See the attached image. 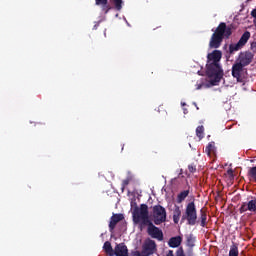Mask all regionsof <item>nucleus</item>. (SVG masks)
<instances>
[{"label": "nucleus", "instance_id": "obj_16", "mask_svg": "<svg viewBox=\"0 0 256 256\" xmlns=\"http://www.w3.org/2000/svg\"><path fill=\"white\" fill-rule=\"evenodd\" d=\"M103 249H104L106 255L114 256L115 250H113V246H111V242L106 241L103 245Z\"/></svg>", "mask_w": 256, "mask_h": 256}, {"label": "nucleus", "instance_id": "obj_21", "mask_svg": "<svg viewBox=\"0 0 256 256\" xmlns=\"http://www.w3.org/2000/svg\"><path fill=\"white\" fill-rule=\"evenodd\" d=\"M114 3L116 11H121L123 9V0H111Z\"/></svg>", "mask_w": 256, "mask_h": 256}, {"label": "nucleus", "instance_id": "obj_32", "mask_svg": "<svg viewBox=\"0 0 256 256\" xmlns=\"http://www.w3.org/2000/svg\"><path fill=\"white\" fill-rule=\"evenodd\" d=\"M197 89H201V85L197 87Z\"/></svg>", "mask_w": 256, "mask_h": 256}, {"label": "nucleus", "instance_id": "obj_12", "mask_svg": "<svg viewBox=\"0 0 256 256\" xmlns=\"http://www.w3.org/2000/svg\"><path fill=\"white\" fill-rule=\"evenodd\" d=\"M181 243H183V238L181 236L171 237L168 241V245L172 249L179 247Z\"/></svg>", "mask_w": 256, "mask_h": 256}, {"label": "nucleus", "instance_id": "obj_28", "mask_svg": "<svg viewBox=\"0 0 256 256\" xmlns=\"http://www.w3.org/2000/svg\"><path fill=\"white\" fill-rule=\"evenodd\" d=\"M251 15L256 19V8L251 11Z\"/></svg>", "mask_w": 256, "mask_h": 256}, {"label": "nucleus", "instance_id": "obj_3", "mask_svg": "<svg viewBox=\"0 0 256 256\" xmlns=\"http://www.w3.org/2000/svg\"><path fill=\"white\" fill-rule=\"evenodd\" d=\"M185 221H187V225H190L191 227L197 225L199 221L201 227H206L207 212L202 208L200 210V220H197V206L193 200L186 205L185 212L182 215L181 223H185Z\"/></svg>", "mask_w": 256, "mask_h": 256}, {"label": "nucleus", "instance_id": "obj_1", "mask_svg": "<svg viewBox=\"0 0 256 256\" xmlns=\"http://www.w3.org/2000/svg\"><path fill=\"white\" fill-rule=\"evenodd\" d=\"M132 219L136 225H140L141 229L148 227L147 233L152 239L163 241V231L149 219V206L147 204H141L140 207H135L132 212Z\"/></svg>", "mask_w": 256, "mask_h": 256}, {"label": "nucleus", "instance_id": "obj_20", "mask_svg": "<svg viewBox=\"0 0 256 256\" xmlns=\"http://www.w3.org/2000/svg\"><path fill=\"white\" fill-rule=\"evenodd\" d=\"M243 49V47L241 46V44H238V42L236 44H230L229 45V53L233 54L235 53V51H239Z\"/></svg>", "mask_w": 256, "mask_h": 256}, {"label": "nucleus", "instance_id": "obj_18", "mask_svg": "<svg viewBox=\"0 0 256 256\" xmlns=\"http://www.w3.org/2000/svg\"><path fill=\"white\" fill-rule=\"evenodd\" d=\"M205 153L208 157H211L212 153H215V142H210L206 148H205Z\"/></svg>", "mask_w": 256, "mask_h": 256}, {"label": "nucleus", "instance_id": "obj_5", "mask_svg": "<svg viewBox=\"0 0 256 256\" xmlns=\"http://www.w3.org/2000/svg\"><path fill=\"white\" fill-rule=\"evenodd\" d=\"M152 217L154 225H161L167 221V210L161 205H155L152 207Z\"/></svg>", "mask_w": 256, "mask_h": 256}, {"label": "nucleus", "instance_id": "obj_9", "mask_svg": "<svg viewBox=\"0 0 256 256\" xmlns=\"http://www.w3.org/2000/svg\"><path fill=\"white\" fill-rule=\"evenodd\" d=\"M125 219V216L123 214H113L110 218L109 222V231L110 233H113L115 231V227H117V223H120V221H123Z\"/></svg>", "mask_w": 256, "mask_h": 256}, {"label": "nucleus", "instance_id": "obj_27", "mask_svg": "<svg viewBox=\"0 0 256 256\" xmlns=\"http://www.w3.org/2000/svg\"><path fill=\"white\" fill-rule=\"evenodd\" d=\"M122 185L123 187H127L129 185V179L123 180Z\"/></svg>", "mask_w": 256, "mask_h": 256}, {"label": "nucleus", "instance_id": "obj_10", "mask_svg": "<svg viewBox=\"0 0 256 256\" xmlns=\"http://www.w3.org/2000/svg\"><path fill=\"white\" fill-rule=\"evenodd\" d=\"M243 67L245 66L238 61H236V63L233 64L232 66V77H234V79H237V81L241 79V73H243Z\"/></svg>", "mask_w": 256, "mask_h": 256}, {"label": "nucleus", "instance_id": "obj_26", "mask_svg": "<svg viewBox=\"0 0 256 256\" xmlns=\"http://www.w3.org/2000/svg\"><path fill=\"white\" fill-rule=\"evenodd\" d=\"M227 175H229V177H231L233 179L234 175H233V169H228L227 170Z\"/></svg>", "mask_w": 256, "mask_h": 256}, {"label": "nucleus", "instance_id": "obj_6", "mask_svg": "<svg viewBox=\"0 0 256 256\" xmlns=\"http://www.w3.org/2000/svg\"><path fill=\"white\" fill-rule=\"evenodd\" d=\"M157 249V244L154 240L148 239L144 242L142 245V251H136V256H150L155 253V250Z\"/></svg>", "mask_w": 256, "mask_h": 256}, {"label": "nucleus", "instance_id": "obj_24", "mask_svg": "<svg viewBox=\"0 0 256 256\" xmlns=\"http://www.w3.org/2000/svg\"><path fill=\"white\" fill-rule=\"evenodd\" d=\"M188 171L190 173H196L197 172V166L195 164L188 165Z\"/></svg>", "mask_w": 256, "mask_h": 256}, {"label": "nucleus", "instance_id": "obj_2", "mask_svg": "<svg viewBox=\"0 0 256 256\" xmlns=\"http://www.w3.org/2000/svg\"><path fill=\"white\" fill-rule=\"evenodd\" d=\"M221 50H213L207 55L206 75L208 77L207 87H215L223 79V68L221 67Z\"/></svg>", "mask_w": 256, "mask_h": 256}, {"label": "nucleus", "instance_id": "obj_23", "mask_svg": "<svg viewBox=\"0 0 256 256\" xmlns=\"http://www.w3.org/2000/svg\"><path fill=\"white\" fill-rule=\"evenodd\" d=\"M187 245L188 247H195V238L193 235L187 237Z\"/></svg>", "mask_w": 256, "mask_h": 256}, {"label": "nucleus", "instance_id": "obj_22", "mask_svg": "<svg viewBox=\"0 0 256 256\" xmlns=\"http://www.w3.org/2000/svg\"><path fill=\"white\" fill-rule=\"evenodd\" d=\"M204 131H205V128L203 127V126H198L197 128H196V135H197V137H199V139H203V137H204Z\"/></svg>", "mask_w": 256, "mask_h": 256}, {"label": "nucleus", "instance_id": "obj_4", "mask_svg": "<svg viewBox=\"0 0 256 256\" xmlns=\"http://www.w3.org/2000/svg\"><path fill=\"white\" fill-rule=\"evenodd\" d=\"M231 35H233L231 26H227V23L221 22L211 35L209 41L210 49H219L223 45V40L229 39Z\"/></svg>", "mask_w": 256, "mask_h": 256}, {"label": "nucleus", "instance_id": "obj_30", "mask_svg": "<svg viewBox=\"0 0 256 256\" xmlns=\"http://www.w3.org/2000/svg\"><path fill=\"white\" fill-rule=\"evenodd\" d=\"M177 256H185V253L181 250L180 252H177Z\"/></svg>", "mask_w": 256, "mask_h": 256}, {"label": "nucleus", "instance_id": "obj_14", "mask_svg": "<svg viewBox=\"0 0 256 256\" xmlns=\"http://www.w3.org/2000/svg\"><path fill=\"white\" fill-rule=\"evenodd\" d=\"M249 39H251V32L245 31L239 39L238 44L243 48L244 45H247V41H249Z\"/></svg>", "mask_w": 256, "mask_h": 256}, {"label": "nucleus", "instance_id": "obj_15", "mask_svg": "<svg viewBox=\"0 0 256 256\" xmlns=\"http://www.w3.org/2000/svg\"><path fill=\"white\" fill-rule=\"evenodd\" d=\"M181 219V208L179 206H175V209L173 211V222L175 225L179 224V221Z\"/></svg>", "mask_w": 256, "mask_h": 256}, {"label": "nucleus", "instance_id": "obj_7", "mask_svg": "<svg viewBox=\"0 0 256 256\" xmlns=\"http://www.w3.org/2000/svg\"><path fill=\"white\" fill-rule=\"evenodd\" d=\"M254 57H255V54H253L252 52L244 51V52H240L236 61L241 65H243L244 67H247L251 65V63H253Z\"/></svg>", "mask_w": 256, "mask_h": 256}, {"label": "nucleus", "instance_id": "obj_17", "mask_svg": "<svg viewBox=\"0 0 256 256\" xmlns=\"http://www.w3.org/2000/svg\"><path fill=\"white\" fill-rule=\"evenodd\" d=\"M189 197V190H184L177 195V203H183Z\"/></svg>", "mask_w": 256, "mask_h": 256}, {"label": "nucleus", "instance_id": "obj_19", "mask_svg": "<svg viewBox=\"0 0 256 256\" xmlns=\"http://www.w3.org/2000/svg\"><path fill=\"white\" fill-rule=\"evenodd\" d=\"M229 256H239V246L236 243L230 246Z\"/></svg>", "mask_w": 256, "mask_h": 256}, {"label": "nucleus", "instance_id": "obj_25", "mask_svg": "<svg viewBox=\"0 0 256 256\" xmlns=\"http://www.w3.org/2000/svg\"><path fill=\"white\" fill-rule=\"evenodd\" d=\"M250 49L252 51H256V42L255 41L250 44Z\"/></svg>", "mask_w": 256, "mask_h": 256}, {"label": "nucleus", "instance_id": "obj_29", "mask_svg": "<svg viewBox=\"0 0 256 256\" xmlns=\"http://www.w3.org/2000/svg\"><path fill=\"white\" fill-rule=\"evenodd\" d=\"M166 256H175V255L173 254V250H169L168 253L166 254Z\"/></svg>", "mask_w": 256, "mask_h": 256}, {"label": "nucleus", "instance_id": "obj_13", "mask_svg": "<svg viewBox=\"0 0 256 256\" xmlns=\"http://www.w3.org/2000/svg\"><path fill=\"white\" fill-rule=\"evenodd\" d=\"M96 5H102V11L107 15L111 11V6L108 5L109 0H95Z\"/></svg>", "mask_w": 256, "mask_h": 256}, {"label": "nucleus", "instance_id": "obj_8", "mask_svg": "<svg viewBox=\"0 0 256 256\" xmlns=\"http://www.w3.org/2000/svg\"><path fill=\"white\" fill-rule=\"evenodd\" d=\"M249 211L250 213H256V198H253L252 200L248 202H243L239 208V213H247Z\"/></svg>", "mask_w": 256, "mask_h": 256}, {"label": "nucleus", "instance_id": "obj_11", "mask_svg": "<svg viewBox=\"0 0 256 256\" xmlns=\"http://www.w3.org/2000/svg\"><path fill=\"white\" fill-rule=\"evenodd\" d=\"M114 256H129V250L124 243L117 244L114 248Z\"/></svg>", "mask_w": 256, "mask_h": 256}, {"label": "nucleus", "instance_id": "obj_31", "mask_svg": "<svg viewBox=\"0 0 256 256\" xmlns=\"http://www.w3.org/2000/svg\"><path fill=\"white\" fill-rule=\"evenodd\" d=\"M98 25H94V29H97Z\"/></svg>", "mask_w": 256, "mask_h": 256}]
</instances>
